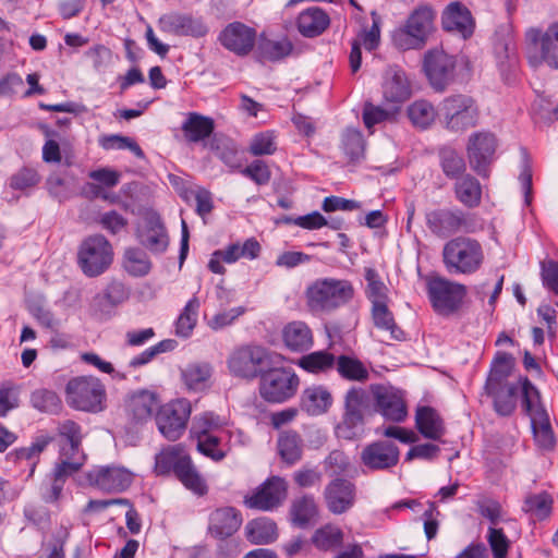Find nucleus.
<instances>
[{
    "label": "nucleus",
    "instance_id": "nucleus-59",
    "mask_svg": "<svg viewBox=\"0 0 558 558\" xmlns=\"http://www.w3.org/2000/svg\"><path fill=\"white\" fill-rule=\"evenodd\" d=\"M60 461L52 470V477L65 483L66 478L78 472L85 464L87 456H59Z\"/></svg>",
    "mask_w": 558,
    "mask_h": 558
},
{
    "label": "nucleus",
    "instance_id": "nucleus-29",
    "mask_svg": "<svg viewBox=\"0 0 558 558\" xmlns=\"http://www.w3.org/2000/svg\"><path fill=\"white\" fill-rule=\"evenodd\" d=\"M452 191L456 201L468 209L477 208L482 204L483 186L480 180L469 172L453 181Z\"/></svg>",
    "mask_w": 558,
    "mask_h": 558
},
{
    "label": "nucleus",
    "instance_id": "nucleus-14",
    "mask_svg": "<svg viewBox=\"0 0 558 558\" xmlns=\"http://www.w3.org/2000/svg\"><path fill=\"white\" fill-rule=\"evenodd\" d=\"M497 140L492 132L480 131L469 136L466 155L473 171L486 179L490 174V166L495 158Z\"/></svg>",
    "mask_w": 558,
    "mask_h": 558
},
{
    "label": "nucleus",
    "instance_id": "nucleus-7",
    "mask_svg": "<svg viewBox=\"0 0 558 558\" xmlns=\"http://www.w3.org/2000/svg\"><path fill=\"white\" fill-rule=\"evenodd\" d=\"M444 128L452 133H463L477 125L480 110L473 97L453 94L445 97L439 105Z\"/></svg>",
    "mask_w": 558,
    "mask_h": 558
},
{
    "label": "nucleus",
    "instance_id": "nucleus-28",
    "mask_svg": "<svg viewBox=\"0 0 558 558\" xmlns=\"http://www.w3.org/2000/svg\"><path fill=\"white\" fill-rule=\"evenodd\" d=\"M281 338L284 347L296 353L310 350L314 343L312 329L301 320L288 323L282 328Z\"/></svg>",
    "mask_w": 558,
    "mask_h": 558
},
{
    "label": "nucleus",
    "instance_id": "nucleus-41",
    "mask_svg": "<svg viewBox=\"0 0 558 558\" xmlns=\"http://www.w3.org/2000/svg\"><path fill=\"white\" fill-rule=\"evenodd\" d=\"M247 539L252 544H270L278 537L277 524L268 518H258L250 521L245 526Z\"/></svg>",
    "mask_w": 558,
    "mask_h": 558
},
{
    "label": "nucleus",
    "instance_id": "nucleus-39",
    "mask_svg": "<svg viewBox=\"0 0 558 558\" xmlns=\"http://www.w3.org/2000/svg\"><path fill=\"white\" fill-rule=\"evenodd\" d=\"M292 50L293 45L287 37L280 40H272L262 35L257 44L256 53L259 61L276 62L290 56Z\"/></svg>",
    "mask_w": 558,
    "mask_h": 558
},
{
    "label": "nucleus",
    "instance_id": "nucleus-36",
    "mask_svg": "<svg viewBox=\"0 0 558 558\" xmlns=\"http://www.w3.org/2000/svg\"><path fill=\"white\" fill-rule=\"evenodd\" d=\"M201 301L193 295L180 312L174 322V333L177 337L187 339L192 336L198 320Z\"/></svg>",
    "mask_w": 558,
    "mask_h": 558
},
{
    "label": "nucleus",
    "instance_id": "nucleus-50",
    "mask_svg": "<svg viewBox=\"0 0 558 558\" xmlns=\"http://www.w3.org/2000/svg\"><path fill=\"white\" fill-rule=\"evenodd\" d=\"M31 404L41 413L49 415H58L62 408L60 397L49 389H37L31 395Z\"/></svg>",
    "mask_w": 558,
    "mask_h": 558
},
{
    "label": "nucleus",
    "instance_id": "nucleus-53",
    "mask_svg": "<svg viewBox=\"0 0 558 558\" xmlns=\"http://www.w3.org/2000/svg\"><path fill=\"white\" fill-rule=\"evenodd\" d=\"M531 428L536 447L544 452L555 450L557 438L550 421H531Z\"/></svg>",
    "mask_w": 558,
    "mask_h": 558
},
{
    "label": "nucleus",
    "instance_id": "nucleus-6",
    "mask_svg": "<svg viewBox=\"0 0 558 558\" xmlns=\"http://www.w3.org/2000/svg\"><path fill=\"white\" fill-rule=\"evenodd\" d=\"M64 395L68 405L76 411L96 414L106 408V387L94 376L71 378L65 386Z\"/></svg>",
    "mask_w": 558,
    "mask_h": 558
},
{
    "label": "nucleus",
    "instance_id": "nucleus-63",
    "mask_svg": "<svg viewBox=\"0 0 558 558\" xmlns=\"http://www.w3.org/2000/svg\"><path fill=\"white\" fill-rule=\"evenodd\" d=\"M276 150L275 135L270 131L255 134L248 146V153L254 157L272 155Z\"/></svg>",
    "mask_w": 558,
    "mask_h": 558
},
{
    "label": "nucleus",
    "instance_id": "nucleus-49",
    "mask_svg": "<svg viewBox=\"0 0 558 558\" xmlns=\"http://www.w3.org/2000/svg\"><path fill=\"white\" fill-rule=\"evenodd\" d=\"M123 268L133 277H144L150 271L151 262L141 248L129 247L124 251Z\"/></svg>",
    "mask_w": 558,
    "mask_h": 558
},
{
    "label": "nucleus",
    "instance_id": "nucleus-34",
    "mask_svg": "<svg viewBox=\"0 0 558 558\" xmlns=\"http://www.w3.org/2000/svg\"><path fill=\"white\" fill-rule=\"evenodd\" d=\"M181 130L189 143H198L208 138L215 130V121L198 112H189Z\"/></svg>",
    "mask_w": 558,
    "mask_h": 558
},
{
    "label": "nucleus",
    "instance_id": "nucleus-17",
    "mask_svg": "<svg viewBox=\"0 0 558 558\" xmlns=\"http://www.w3.org/2000/svg\"><path fill=\"white\" fill-rule=\"evenodd\" d=\"M441 27L445 32L468 40L474 35L476 21L464 3L452 1L441 12Z\"/></svg>",
    "mask_w": 558,
    "mask_h": 558
},
{
    "label": "nucleus",
    "instance_id": "nucleus-46",
    "mask_svg": "<svg viewBox=\"0 0 558 558\" xmlns=\"http://www.w3.org/2000/svg\"><path fill=\"white\" fill-rule=\"evenodd\" d=\"M206 427L197 428L192 426L190 429L191 436L197 439V449L205 456L219 461L225 457V453L217 449L219 440L216 436L208 434V428L218 426L215 421H204Z\"/></svg>",
    "mask_w": 558,
    "mask_h": 558
},
{
    "label": "nucleus",
    "instance_id": "nucleus-5",
    "mask_svg": "<svg viewBox=\"0 0 558 558\" xmlns=\"http://www.w3.org/2000/svg\"><path fill=\"white\" fill-rule=\"evenodd\" d=\"M524 54L530 66L558 70V21L547 28L531 27L524 34Z\"/></svg>",
    "mask_w": 558,
    "mask_h": 558
},
{
    "label": "nucleus",
    "instance_id": "nucleus-55",
    "mask_svg": "<svg viewBox=\"0 0 558 558\" xmlns=\"http://www.w3.org/2000/svg\"><path fill=\"white\" fill-rule=\"evenodd\" d=\"M399 113V108L390 107L383 108L381 106H375L372 102H365L363 106V122L367 129H372L374 125L385 121H396Z\"/></svg>",
    "mask_w": 558,
    "mask_h": 558
},
{
    "label": "nucleus",
    "instance_id": "nucleus-25",
    "mask_svg": "<svg viewBox=\"0 0 558 558\" xmlns=\"http://www.w3.org/2000/svg\"><path fill=\"white\" fill-rule=\"evenodd\" d=\"M242 514L234 507H221L210 512L208 533L217 539H226L238 532L242 524Z\"/></svg>",
    "mask_w": 558,
    "mask_h": 558
},
{
    "label": "nucleus",
    "instance_id": "nucleus-58",
    "mask_svg": "<svg viewBox=\"0 0 558 558\" xmlns=\"http://www.w3.org/2000/svg\"><path fill=\"white\" fill-rule=\"evenodd\" d=\"M365 280L367 281L366 296L372 306L388 303L387 287L380 280L377 271L373 268L365 270Z\"/></svg>",
    "mask_w": 558,
    "mask_h": 558
},
{
    "label": "nucleus",
    "instance_id": "nucleus-48",
    "mask_svg": "<svg viewBox=\"0 0 558 558\" xmlns=\"http://www.w3.org/2000/svg\"><path fill=\"white\" fill-rule=\"evenodd\" d=\"M41 181V175L36 168L23 166L8 179L11 190L28 195Z\"/></svg>",
    "mask_w": 558,
    "mask_h": 558
},
{
    "label": "nucleus",
    "instance_id": "nucleus-18",
    "mask_svg": "<svg viewBox=\"0 0 558 558\" xmlns=\"http://www.w3.org/2000/svg\"><path fill=\"white\" fill-rule=\"evenodd\" d=\"M86 480L94 486L106 493H121L128 489L133 482V474L122 466H98L86 473Z\"/></svg>",
    "mask_w": 558,
    "mask_h": 558
},
{
    "label": "nucleus",
    "instance_id": "nucleus-30",
    "mask_svg": "<svg viewBox=\"0 0 558 558\" xmlns=\"http://www.w3.org/2000/svg\"><path fill=\"white\" fill-rule=\"evenodd\" d=\"M437 159L441 172L450 181L459 180V178L468 173V166L463 155L450 145L438 147Z\"/></svg>",
    "mask_w": 558,
    "mask_h": 558
},
{
    "label": "nucleus",
    "instance_id": "nucleus-3",
    "mask_svg": "<svg viewBox=\"0 0 558 558\" xmlns=\"http://www.w3.org/2000/svg\"><path fill=\"white\" fill-rule=\"evenodd\" d=\"M442 263L449 274L473 275L485 259L482 244L473 238L456 236L448 240L441 252Z\"/></svg>",
    "mask_w": 558,
    "mask_h": 558
},
{
    "label": "nucleus",
    "instance_id": "nucleus-12",
    "mask_svg": "<svg viewBox=\"0 0 558 558\" xmlns=\"http://www.w3.org/2000/svg\"><path fill=\"white\" fill-rule=\"evenodd\" d=\"M458 59L442 49H430L424 54L423 70L430 87L444 93L457 78Z\"/></svg>",
    "mask_w": 558,
    "mask_h": 558
},
{
    "label": "nucleus",
    "instance_id": "nucleus-27",
    "mask_svg": "<svg viewBox=\"0 0 558 558\" xmlns=\"http://www.w3.org/2000/svg\"><path fill=\"white\" fill-rule=\"evenodd\" d=\"M331 392L322 385L305 388L300 397V409L310 416H319L327 413L332 405Z\"/></svg>",
    "mask_w": 558,
    "mask_h": 558
},
{
    "label": "nucleus",
    "instance_id": "nucleus-62",
    "mask_svg": "<svg viewBox=\"0 0 558 558\" xmlns=\"http://www.w3.org/2000/svg\"><path fill=\"white\" fill-rule=\"evenodd\" d=\"M278 449L283 461L293 464L301 458L300 437L295 433H284L278 439Z\"/></svg>",
    "mask_w": 558,
    "mask_h": 558
},
{
    "label": "nucleus",
    "instance_id": "nucleus-22",
    "mask_svg": "<svg viewBox=\"0 0 558 558\" xmlns=\"http://www.w3.org/2000/svg\"><path fill=\"white\" fill-rule=\"evenodd\" d=\"M324 498L331 513L342 514L354 506L356 487L350 480L337 477L325 487Z\"/></svg>",
    "mask_w": 558,
    "mask_h": 558
},
{
    "label": "nucleus",
    "instance_id": "nucleus-38",
    "mask_svg": "<svg viewBox=\"0 0 558 558\" xmlns=\"http://www.w3.org/2000/svg\"><path fill=\"white\" fill-rule=\"evenodd\" d=\"M317 515L318 507L312 495H303L292 501L290 517L295 526L305 529Z\"/></svg>",
    "mask_w": 558,
    "mask_h": 558
},
{
    "label": "nucleus",
    "instance_id": "nucleus-9",
    "mask_svg": "<svg viewBox=\"0 0 558 558\" xmlns=\"http://www.w3.org/2000/svg\"><path fill=\"white\" fill-rule=\"evenodd\" d=\"M281 354L269 352L259 345H242L233 350L228 359L229 371L236 377L254 379L260 376L262 367L281 362Z\"/></svg>",
    "mask_w": 558,
    "mask_h": 558
},
{
    "label": "nucleus",
    "instance_id": "nucleus-31",
    "mask_svg": "<svg viewBox=\"0 0 558 558\" xmlns=\"http://www.w3.org/2000/svg\"><path fill=\"white\" fill-rule=\"evenodd\" d=\"M330 24V17L325 10L311 7L302 11L296 19L299 32L308 38L323 34Z\"/></svg>",
    "mask_w": 558,
    "mask_h": 558
},
{
    "label": "nucleus",
    "instance_id": "nucleus-26",
    "mask_svg": "<svg viewBox=\"0 0 558 558\" xmlns=\"http://www.w3.org/2000/svg\"><path fill=\"white\" fill-rule=\"evenodd\" d=\"M191 460L181 445L168 446L155 456L154 472L158 476L173 473L178 477Z\"/></svg>",
    "mask_w": 558,
    "mask_h": 558
},
{
    "label": "nucleus",
    "instance_id": "nucleus-60",
    "mask_svg": "<svg viewBox=\"0 0 558 558\" xmlns=\"http://www.w3.org/2000/svg\"><path fill=\"white\" fill-rule=\"evenodd\" d=\"M183 486L198 497H203L208 493L206 481L193 465L192 461L177 477Z\"/></svg>",
    "mask_w": 558,
    "mask_h": 558
},
{
    "label": "nucleus",
    "instance_id": "nucleus-15",
    "mask_svg": "<svg viewBox=\"0 0 558 558\" xmlns=\"http://www.w3.org/2000/svg\"><path fill=\"white\" fill-rule=\"evenodd\" d=\"M288 485L280 476H270L251 495L244 497V505L250 509L272 511L278 508L287 497Z\"/></svg>",
    "mask_w": 558,
    "mask_h": 558
},
{
    "label": "nucleus",
    "instance_id": "nucleus-56",
    "mask_svg": "<svg viewBox=\"0 0 558 558\" xmlns=\"http://www.w3.org/2000/svg\"><path fill=\"white\" fill-rule=\"evenodd\" d=\"M241 259L239 252V242L231 243L222 250H217L211 254L208 262V269L217 275H225L226 268L222 263L233 264Z\"/></svg>",
    "mask_w": 558,
    "mask_h": 558
},
{
    "label": "nucleus",
    "instance_id": "nucleus-45",
    "mask_svg": "<svg viewBox=\"0 0 558 558\" xmlns=\"http://www.w3.org/2000/svg\"><path fill=\"white\" fill-rule=\"evenodd\" d=\"M336 359L337 356L333 353L327 350H319L303 355L299 360L298 365L311 374H326L335 368Z\"/></svg>",
    "mask_w": 558,
    "mask_h": 558
},
{
    "label": "nucleus",
    "instance_id": "nucleus-21",
    "mask_svg": "<svg viewBox=\"0 0 558 558\" xmlns=\"http://www.w3.org/2000/svg\"><path fill=\"white\" fill-rule=\"evenodd\" d=\"M400 450L389 440H376L368 444L361 452L362 463L374 471L388 470L399 463Z\"/></svg>",
    "mask_w": 558,
    "mask_h": 558
},
{
    "label": "nucleus",
    "instance_id": "nucleus-4",
    "mask_svg": "<svg viewBox=\"0 0 558 558\" xmlns=\"http://www.w3.org/2000/svg\"><path fill=\"white\" fill-rule=\"evenodd\" d=\"M424 220L429 233L438 239L473 233L476 229L475 215L460 207H435L425 210Z\"/></svg>",
    "mask_w": 558,
    "mask_h": 558
},
{
    "label": "nucleus",
    "instance_id": "nucleus-19",
    "mask_svg": "<svg viewBox=\"0 0 558 558\" xmlns=\"http://www.w3.org/2000/svg\"><path fill=\"white\" fill-rule=\"evenodd\" d=\"M381 90L384 102L400 109L412 96V84L407 72L400 65L393 64L384 73Z\"/></svg>",
    "mask_w": 558,
    "mask_h": 558
},
{
    "label": "nucleus",
    "instance_id": "nucleus-40",
    "mask_svg": "<svg viewBox=\"0 0 558 558\" xmlns=\"http://www.w3.org/2000/svg\"><path fill=\"white\" fill-rule=\"evenodd\" d=\"M343 538L344 533L338 525L327 523L313 533L311 542L318 550L332 551L342 546Z\"/></svg>",
    "mask_w": 558,
    "mask_h": 558
},
{
    "label": "nucleus",
    "instance_id": "nucleus-54",
    "mask_svg": "<svg viewBox=\"0 0 558 558\" xmlns=\"http://www.w3.org/2000/svg\"><path fill=\"white\" fill-rule=\"evenodd\" d=\"M211 376V367L207 363L190 364L182 372V378L191 390H203Z\"/></svg>",
    "mask_w": 558,
    "mask_h": 558
},
{
    "label": "nucleus",
    "instance_id": "nucleus-35",
    "mask_svg": "<svg viewBox=\"0 0 558 558\" xmlns=\"http://www.w3.org/2000/svg\"><path fill=\"white\" fill-rule=\"evenodd\" d=\"M489 397L494 400L496 412L502 416H509L515 409L519 386L517 384H504L495 387H485Z\"/></svg>",
    "mask_w": 558,
    "mask_h": 558
},
{
    "label": "nucleus",
    "instance_id": "nucleus-8",
    "mask_svg": "<svg viewBox=\"0 0 558 558\" xmlns=\"http://www.w3.org/2000/svg\"><path fill=\"white\" fill-rule=\"evenodd\" d=\"M76 262L86 277H98L111 266L113 247L102 234L88 235L77 248Z\"/></svg>",
    "mask_w": 558,
    "mask_h": 558
},
{
    "label": "nucleus",
    "instance_id": "nucleus-20",
    "mask_svg": "<svg viewBox=\"0 0 558 558\" xmlns=\"http://www.w3.org/2000/svg\"><path fill=\"white\" fill-rule=\"evenodd\" d=\"M158 27L162 33L174 36H191L201 38L208 34L209 28L202 17L191 14L170 12L158 19Z\"/></svg>",
    "mask_w": 558,
    "mask_h": 558
},
{
    "label": "nucleus",
    "instance_id": "nucleus-16",
    "mask_svg": "<svg viewBox=\"0 0 558 558\" xmlns=\"http://www.w3.org/2000/svg\"><path fill=\"white\" fill-rule=\"evenodd\" d=\"M256 29L239 21L226 25L218 35L219 44L238 57L248 56L256 45Z\"/></svg>",
    "mask_w": 558,
    "mask_h": 558
},
{
    "label": "nucleus",
    "instance_id": "nucleus-57",
    "mask_svg": "<svg viewBox=\"0 0 558 558\" xmlns=\"http://www.w3.org/2000/svg\"><path fill=\"white\" fill-rule=\"evenodd\" d=\"M99 146L105 150L112 149H129L131 150L137 158L144 159L145 153L141 148V146L131 137L120 135V134H110V135H101L98 140Z\"/></svg>",
    "mask_w": 558,
    "mask_h": 558
},
{
    "label": "nucleus",
    "instance_id": "nucleus-52",
    "mask_svg": "<svg viewBox=\"0 0 558 558\" xmlns=\"http://www.w3.org/2000/svg\"><path fill=\"white\" fill-rule=\"evenodd\" d=\"M341 148L352 162L359 161L365 151V141L360 130L348 128L341 136Z\"/></svg>",
    "mask_w": 558,
    "mask_h": 558
},
{
    "label": "nucleus",
    "instance_id": "nucleus-61",
    "mask_svg": "<svg viewBox=\"0 0 558 558\" xmlns=\"http://www.w3.org/2000/svg\"><path fill=\"white\" fill-rule=\"evenodd\" d=\"M243 177L253 181L256 185H267L271 180V170L263 159H254L239 171Z\"/></svg>",
    "mask_w": 558,
    "mask_h": 558
},
{
    "label": "nucleus",
    "instance_id": "nucleus-47",
    "mask_svg": "<svg viewBox=\"0 0 558 558\" xmlns=\"http://www.w3.org/2000/svg\"><path fill=\"white\" fill-rule=\"evenodd\" d=\"M554 499L553 496L544 490L538 494H530L525 497L523 502V511L530 514L531 518L543 521L550 517L553 511Z\"/></svg>",
    "mask_w": 558,
    "mask_h": 558
},
{
    "label": "nucleus",
    "instance_id": "nucleus-23",
    "mask_svg": "<svg viewBox=\"0 0 558 558\" xmlns=\"http://www.w3.org/2000/svg\"><path fill=\"white\" fill-rule=\"evenodd\" d=\"M86 435L87 432H84L76 421H59L56 432H53L59 456H86L82 448Z\"/></svg>",
    "mask_w": 558,
    "mask_h": 558
},
{
    "label": "nucleus",
    "instance_id": "nucleus-51",
    "mask_svg": "<svg viewBox=\"0 0 558 558\" xmlns=\"http://www.w3.org/2000/svg\"><path fill=\"white\" fill-rule=\"evenodd\" d=\"M522 408L530 418H549V414L541 404L539 392L529 379H525L522 386Z\"/></svg>",
    "mask_w": 558,
    "mask_h": 558
},
{
    "label": "nucleus",
    "instance_id": "nucleus-13",
    "mask_svg": "<svg viewBox=\"0 0 558 558\" xmlns=\"http://www.w3.org/2000/svg\"><path fill=\"white\" fill-rule=\"evenodd\" d=\"M373 397V410L384 418H407V392L390 384L369 386Z\"/></svg>",
    "mask_w": 558,
    "mask_h": 558
},
{
    "label": "nucleus",
    "instance_id": "nucleus-37",
    "mask_svg": "<svg viewBox=\"0 0 558 558\" xmlns=\"http://www.w3.org/2000/svg\"><path fill=\"white\" fill-rule=\"evenodd\" d=\"M514 363L515 360L510 353L498 351L493 359L485 387L494 389L499 385L510 384L508 378L513 371Z\"/></svg>",
    "mask_w": 558,
    "mask_h": 558
},
{
    "label": "nucleus",
    "instance_id": "nucleus-10",
    "mask_svg": "<svg viewBox=\"0 0 558 558\" xmlns=\"http://www.w3.org/2000/svg\"><path fill=\"white\" fill-rule=\"evenodd\" d=\"M259 393L268 402L282 403L298 391L300 379L295 372L287 367H274L259 376Z\"/></svg>",
    "mask_w": 558,
    "mask_h": 558
},
{
    "label": "nucleus",
    "instance_id": "nucleus-24",
    "mask_svg": "<svg viewBox=\"0 0 558 558\" xmlns=\"http://www.w3.org/2000/svg\"><path fill=\"white\" fill-rule=\"evenodd\" d=\"M140 243L151 253H163L169 244L166 227L157 213H149L144 218V226L138 231Z\"/></svg>",
    "mask_w": 558,
    "mask_h": 558
},
{
    "label": "nucleus",
    "instance_id": "nucleus-42",
    "mask_svg": "<svg viewBox=\"0 0 558 558\" xmlns=\"http://www.w3.org/2000/svg\"><path fill=\"white\" fill-rule=\"evenodd\" d=\"M437 110L426 99H416L407 108V116L412 125L420 130L429 129L437 118Z\"/></svg>",
    "mask_w": 558,
    "mask_h": 558
},
{
    "label": "nucleus",
    "instance_id": "nucleus-2",
    "mask_svg": "<svg viewBox=\"0 0 558 558\" xmlns=\"http://www.w3.org/2000/svg\"><path fill=\"white\" fill-rule=\"evenodd\" d=\"M353 296V284L347 279H317L305 290L306 305L313 313L332 312L348 304Z\"/></svg>",
    "mask_w": 558,
    "mask_h": 558
},
{
    "label": "nucleus",
    "instance_id": "nucleus-43",
    "mask_svg": "<svg viewBox=\"0 0 558 558\" xmlns=\"http://www.w3.org/2000/svg\"><path fill=\"white\" fill-rule=\"evenodd\" d=\"M335 368L341 378L349 381L364 383L369 378L367 367L355 356L345 354L337 356Z\"/></svg>",
    "mask_w": 558,
    "mask_h": 558
},
{
    "label": "nucleus",
    "instance_id": "nucleus-33",
    "mask_svg": "<svg viewBox=\"0 0 558 558\" xmlns=\"http://www.w3.org/2000/svg\"><path fill=\"white\" fill-rule=\"evenodd\" d=\"M373 409V397L361 387H351L344 396L343 418H364Z\"/></svg>",
    "mask_w": 558,
    "mask_h": 558
},
{
    "label": "nucleus",
    "instance_id": "nucleus-32",
    "mask_svg": "<svg viewBox=\"0 0 558 558\" xmlns=\"http://www.w3.org/2000/svg\"><path fill=\"white\" fill-rule=\"evenodd\" d=\"M126 405L133 418H157L160 400L157 393L143 389L132 393L126 401Z\"/></svg>",
    "mask_w": 558,
    "mask_h": 558
},
{
    "label": "nucleus",
    "instance_id": "nucleus-64",
    "mask_svg": "<svg viewBox=\"0 0 558 558\" xmlns=\"http://www.w3.org/2000/svg\"><path fill=\"white\" fill-rule=\"evenodd\" d=\"M487 542L492 549L493 558H507L510 541L502 529L490 526L487 532Z\"/></svg>",
    "mask_w": 558,
    "mask_h": 558
},
{
    "label": "nucleus",
    "instance_id": "nucleus-44",
    "mask_svg": "<svg viewBox=\"0 0 558 558\" xmlns=\"http://www.w3.org/2000/svg\"><path fill=\"white\" fill-rule=\"evenodd\" d=\"M371 313L376 328L388 331L392 340H405V332L397 325L393 313L388 307V303L372 306Z\"/></svg>",
    "mask_w": 558,
    "mask_h": 558
},
{
    "label": "nucleus",
    "instance_id": "nucleus-11",
    "mask_svg": "<svg viewBox=\"0 0 558 558\" xmlns=\"http://www.w3.org/2000/svg\"><path fill=\"white\" fill-rule=\"evenodd\" d=\"M427 294L435 312L449 316L461 308L466 296V287L437 276L428 279Z\"/></svg>",
    "mask_w": 558,
    "mask_h": 558
},
{
    "label": "nucleus",
    "instance_id": "nucleus-1",
    "mask_svg": "<svg viewBox=\"0 0 558 558\" xmlns=\"http://www.w3.org/2000/svg\"><path fill=\"white\" fill-rule=\"evenodd\" d=\"M436 11L429 4L414 8L391 32V43L400 51L423 49L435 32Z\"/></svg>",
    "mask_w": 558,
    "mask_h": 558
}]
</instances>
